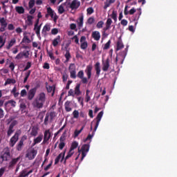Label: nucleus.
I'll return each instance as SVG.
<instances>
[{"instance_id": "obj_52", "label": "nucleus", "mask_w": 177, "mask_h": 177, "mask_svg": "<svg viewBox=\"0 0 177 177\" xmlns=\"http://www.w3.org/2000/svg\"><path fill=\"white\" fill-rule=\"evenodd\" d=\"M22 42H26V44H30L31 42V40L28 38L27 36H24Z\"/></svg>"}, {"instance_id": "obj_53", "label": "nucleus", "mask_w": 177, "mask_h": 177, "mask_svg": "<svg viewBox=\"0 0 177 177\" xmlns=\"http://www.w3.org/2000/svg\"><path fill=\"white\" fill-rule=\"evenodd\" d=\"M32 64L30 62H28L26 67L24 68V71H27V70L31 68Z\"/></svg>"}, {"instance_id": "obj_64", "label": "nucleus", "mask_w": 177, "mask_h": 177, "mask_svg": "<svg viewBox=\"0 0 177 177\" xmlns=\"http://www.w3.org/2000/svg\"><path fill=\"white\" fill-rule=\"evenodd\" d=\"M77 77L80 80L84 77V71H80L77 73Z\"/></svg>"}, {"instance_id": "obj_42", "label": "nucleus", "mask_w": 177, "mask_h": 177, "mask_svg": "<svg viewBox=\"0 0 177 177\" xmlns=\"http://www.w3.org/2000/svg\"><path fill=\"white\" fill-rule=\"evenodd\" d=\"M110 45H111V40H109L104 46L103 50H107V49H110Z\"/></svg>"}, {"instance_id": "obj_63", "label": "nucleus", "mask_w": 177, "mask_h": 177, "mask_svg": "<svg viewBox=\"0 0 177 177\" xmlns=\"http://www.w3.org/2000/svg\"><path fill=\"white\" fill-rule=\"evenodd\" d=\"M23 52L19 53L17 54V55L15 57L16 60H20V59H23Z\"/></svg>"}, {"instance_id": "obj_47", "label": "nucleus", "mask_w": 177, "mask_h": 177, "mask_svg": "<svg viewBox=\"0 0 177 177\" xmlns=\"http://www.w3.org/2000/svg\"><path fill=\"white\" fill-rule=\"evenodd\" d=\"M6 104H10L12 107H16V101L13 100H8Z\"/></svg>"}, {"instance_id": "obj_49", "label": "nucleus", "mask_w": 177, "mask_h": 177, "mask_svg": "<svg viewBox=\"0 0 177 177\" xmlns=\"http://www.w3.org/2000/svg\"><path fill=\"white\" fill-rule=\"evenodd\" d=\"M49 114V117H50V121H53V120L55 119V118L56 117V112L53 111L50 112Z\"/></svg>"}, {"instance_id": "obj_38", "label": "nucleus", "mask_w": 177, "mask_h": 177, "mask_svg": "<svg viewBox=\"0 0 177 177\" xmlns=\"http://www.w3.org/2000/svg\"><path fill=\"white\" fill-rule=\"evenodd\" d=\"M77 147H78V142L77 141H74L73 142H72L70 150H71L72 151H74V150H75V149H77Z\"/></svg>"}, {"instance_id": "obj_39", "label": "nucleus", "mask_w": 177, "mask_h": 177, "mask_svg": "<svg viewBox=\"0 0 177 177\" xmlns=\"http://www.w3.org/2000/svg\"><path fill=\"white\" fill-rule=\"evenodd\" d=\"M85 126H82L80 130H75L74 132L75 138H77L80 136V133L84 131Z\"/></svg>"}, {"instance_id": "obj_61", "label": "nucleus", "mask_w": 177, "mask_h": 177, "mask_svg": "<svg viewBox=\"0 0 177 177\" xmlns=\"http://www.w3.org/2000/svg\"><path fill=\"white\" fill-rule=\"evenodd\" d=\"M68 96H73V97H74V96H75V93L74 92V90L71 88L68 93Z\"/></svg>"}, {"instance_id": "obj_33", "label": "nucleus", "mask_w": 177, "mask_h": 177, "mask_svg": "<svg viewBox=\"0 0 177 177\" xmlns=\"http://www.w3.org/2000/svg\"><path fill=\"white\" fill-rule=\"evenodd\" d=\"M0 24L1 27H8V22L5 17L0 18Z\"/></svg>"}, {"instance_id": "obj_40", "label": "nucleus", "mask_w": 177, "mask_h": 177, "mask_svg": "<svg viewBox=\"0 0 177 177\" xmlns=\"http://www.w3.org/2000/svg\"><path fill=\"white\" fill-rule=\"evenodd\" d=\"M89 93H91V91L86 90V97H85L86 103L89 102V101L91 100V95H89Z\"/></svg>"}, {"instance_id": "obj_48", "label": "nucleus", "mask_w": 177, "mask_h": 177, "mask_svg": "<svg viewBox=\"0 0 177 177\" xmlns=\"http://www.w3.org/2000/svg\"><path fill=\"white\" fill-rule=\"evenodd\" d=\"M35 5V0H30L28 2L29 9H32Z\"/></svg>"}, {"instance_id": "obj_55", "label": "nucleus", "mask_w": 177, "mask_h": 177, "mask_svg": "<svg viewBox=\"0 0 177 177\" xmlns=\"http://www.w3.org/2000/svg\"><path fill=\"white\" fill-rule=\"evenodd\" d=\"M47 55L49 56L51 60H55V56H53V53L47 50Z\"/></svg>"}, {"instance_id": "obj_16", "label": "nucleus", "mask_w": 177, "mask_h": 177, "mask_svg": "<svg viewBox=\"0 0 177 177\" xmlns=\"http://www.w3.org/2000/svg\"><path fill=\"white\" fill-rule=\"evenodd\" d=\"M64 107L66 113H70V111H72L73 108H71V101H66L64 104Z\"/></svg>"}, {"instance_id": "obj_10", "label": "nucleus", "mask_w": 177, "mask_h": 177, "mask_svg": "<svg viewBox=\"0 0 177 177\" xmlns=\"http://www.w3.org/2000/svg\"><path fill=\"white\" fill-rule=\"evenodd\" d=\"M1 156H3L4 161H10L12 156H10V151L9 150V148L5 149V152L1 155Z\"/></svg>"}, {"instance_id": "obj_4", "label": "nucleus", "mask_w": 177, "mask_h": 177, "mask_svg": "<svg viewBox=\"0 0 177 177\" xmlns=\"http://www.w3.org/2000/svg\"><path fill=\"white\" fill-rule=\"evenodd\" d=\"M21 135V130H17L14 136L10 138V147H14L15 145L17 143V141L19 140V136Z\"/></svg>"}, {"instance_id": "obj_34", "label": "nucleus", "mask_w": 177, "mask_h": 177, "mask_svg": "<svg viewBox=\"0 0 177 177\" xmlns=\"http://www.w3.org/2000/svg\"><path fill=\"white\" fill-rule=\"evenodd\" d=\"M15 82H16V80L8 78L4 83V86H6V85H9L10 84H15Z\"/></svg>"}, {"instance_id": "obj_22", "label": "nucleus", "mask_w": 177, "mask_h": 177, "mask_svg": "<svg viewBox=\"0 0 177 177\" xmlns=\"http://www.w3.org/2000/svg\"><path fill=\"white\" fill-rule=\"evenodd\" d=\"M64 154H65V153H59L58 156H57V157L55 158V165H57V164H59V162L60 161V158H62V160L61 161H63V160H64Z\"/></svg>"}, {"instance_id": "obj_36", "label": "nucleus", "mask_w": 177, "mask_h": 177, "mask_svg": "<svg viewBox=\"0 0 177 177\" xmlns=\"http://www.w3.org/2000/svg\"><path fill=\"white\" fill-rule=\"evenodd\" d=\"M30 135L31 136H37L38 135V128L32 127L30 132Z\"/></svg>"}, {"instance_id": "obj_26", "label": "nucleus", "mask_w": 177, "mask_h": 177, "mask_svg": "<svg viewBox=\"0 0 177 177\" xmlns=\"http://www.w3.org/2000/svg\"><path fill=\"white\" fill-rule=\"evenodd\" d=\"M46 88V90H47V92L48 93H51V92H53L52 94H51V96H54V95H55V87H53L52 86H47Z\"/></svg>"}, {"instance_id": "obj_2", "label": "nucleus", "mask_w": 177, "mask_h": 177, "mask_svg": "<svg viewBox=\"0 0 177 177\" xmlns=\"http://www.w3.org/2000/svg\"><path fill=\"white\" fill-rule=\"evenodd\" d=\"M104 112L103 111H100L97 117H96V123L94 127V129L92 132V134H88L86 138L84 140V142H86L87 140H91L92 138L95 136V133L96 132V130L97 129V127H99V124H100V121L102 120V117H103Z\"/></svg>"}, {"instance_id": "obj_23", "label": "nucleus", "mask_w": 177, "mask_h": 177, "mask_svg": "<svg viewBox=\"0 0 177 177\" xmlns=\"http://www.w3.org/2000/svg\"><path fill=\"white\" fill-rule=\"evenodd\" d=\"M60 35L57 36V38H55L52 42L53 46H57L59 45V42H60Z\"/></svg>"}, {"instance_id": "obj_31", "label": "nucleus", "mask_w": 177, "mask_h": 177, "mask_svg": "<svg viewBox=\"0 0 177 177\" xmlns=\"http://www.w3.org/2000/svg\"><path fill=\"white\" fill-rule=\"evenodd\" d=\"M16 44V39H12L10 41H8V45L6 46V49L9 50L13 45Z\"/></svg>"}, {"instance_id": "obj_29", "label": "nucleus", "mask_w": 177, "mask_h": 177, "mask_svg": "<svg viewBox=\"0 0 177 177\" xmlns=\"http://www.w3.org/2000/svg\"><path fill=\"white\" fill-rule=\"evenodd\" d=\"M34 19V17L32 15H28L27 16V20L26 21V23H27V24L28 26H32V19Z\"/></svg>"}, {"instance_id": "obj_21", "label": "nucleus", "mask_w": 177, "mask_h": 177, "mask_svg": "<svg viewBox=\"0 0 177 177\" xmlns=\"http://www.w3.org/2000/svg\"><path fill=\"white\" fill-rule=\"evenodd\" d=\"M77 26L79 27V28H82V26H84V15L80 16L77 19Z\"/></svg>"}, {"instance_id": "obj_28", "label": "nucleus", "mask_w": 177, "mask_h": 177, "mask_svg": "<svg viewBox=\"0 0 177 177\" xmlns=\"http://www.w3.org/2000/svg\"><path fill=\"white\" fill-rule=\"evenodd\" d=\"M95 69L97 75L99 77V75H100V62H97L95 64Z\"/></svg>"}, {"instance_id": "obj_27", "label": "nucleus", "mask_w": 177, "mask_h": 177, "mask_svg": "<svg viewBox=\"0 0 177 177\" xmlns=\"http://www.w3.org/2000/svg\"><path fill=\"white\" fill-rule=\"evenodd\" d=\"M73 154H74V151H71V149H70L69 151L68 152L66 156L65 157L64 164H66V162H67V160H68V158L72 157Z\"/></svg>"}, {"instance_id": "obj_18", "label": "nucleus", "mask_w": 177, "mask_h": 177, "mask_svg": "<svg viewBox=\"0 0 177 177\" xmlns=\"http://www.w3.org/2000/svg\"><path fill=\"white\" fill-rule=\"evenodd\" d=\"M111 24H113V20L111 18H108L106 22V27L104 28V31H107V30H110L111 28Z\"/></svg>"}, {"instance_id": "obj_46", "label": "nucleus", "mask_w": 177, "mask_h": 177, "mask_svg": "<svg viewBox=\"0 0 177 177\" xmlns=\"http://www.w3.org/2000/svg\"><path fill=\"white\" fill-rule=\"evenodd\" d=\"M87 24H89V26H91V24H93V23H95V17H90L88 19H87Z\"/></svg>"}, {"instance_id": "obj_19", "label": "nucleus", "mask_w": 177, "mask_h": 177, "mask_svg": "<svg viewBox=\"0 0 177 177\" xmlns=\"http://www.w3.org/2000/svg\"><path fill=\"white\" fill-rule=\"evenodd\" d=\"M50 31V25L48 24H46L42 30H41V34H43V35H46V32Z\"/></svg>"}, {"instance_id": "obj_57", "label": "nucleus", "mask_w": 177, "mask_h": 177, "mask_svg": "<svg viewBox=\"0 0 177 177\" xmlns=\"http://www.w3.org/2000/svg\"><path fill=\"white\" fill-rule=\"evenodd\" d=\"M48 121H49V113H47L46 114V117H45L44 122V125H48Z\"/></svg>"}, {"instance_id": "obj_12", "label": "nucleus", "mask_w": 177, "mask_h": 177, "mask_svg": "<svg viewBox=\"0 0 177 177\" xmlns=\"http://www.w3.org/2000/svg\"><path fill=\"white\" fill-rule=\"evenodd\" d=\"M37 93V88H31L27 93L28 100H32Z\"/></svg>"}, {"instance_id": "obj_1", "label": "nucleus", "mask_w": 177, "mask_h": 177, "mask_svg": "<svg viewBox=\"0 0 177 177\" xmlns=\"http://www.w3.org/2000/svg\"><path fill=\"white\" fill-rule=\"evenodd\" d=\"M46 102V94L41 92L38 94V95L33 100L32 104L34 109H42L44 104Z\"/></svg>"}, {"instance_id": "obj_25", "label": "nucleus", "mask_w": 177, "mask_h": 177, "mask_svg": "<svg viewBox=\"0 0 177 177\" xmlns=\"http://www.w3.org/2000/svg\"><path fill=\"white\" fill-rule=\"evenodd\" d=\"M15 10L19 13V15H23V13L25 12L24 8L23 6H16Z\"/></svg>"}, {"instance_id": "obj_20", "label": "nucleus", "mask_w": 177, "mask_h": 177, "mask_svg": "<svg viewBox=\"0 0 177 177\" xmlns=\"http://www.w3.org/2000/svg\"><path fill=\"white\" fill-rule=\"evenodd\" d=\"M43 138L44 136L42 134H40L38 137L35 138L33 140V146H35V145H38V143H41V142H42Z\"/></svg>"}, {"instance_id": "obj_8", "label": "nucleus", "mask_w": 177, "mask_h": 177, "mask_svg": "<svg viewBox=\"0 0 177 177\" xmlns=\"http://www.w3.org/2000/svg\"><path fill=\"white\" fill-rule=\"evenodd\" d=\"M50 138H52V134L50 133V129L46 130L44 134V140H43L42 145H46V143H48Z\"/></svg>"}, {"instance_id": "obj_60", "label": "nucleus", "mask_w": 177, "mask_h": 177, "mask_svg": "<svg viewBox=\"0 0 177 177\" xmlns=\"http://www.w3.org/2000/svg\"><path fill=\"white\" fill-rule=\"evenodd\" d=\"M86 12H87V15H92V13H93V12H95V10H93V8L90 7V8H87Z\"/></svg>"}, {"instance_id": "obj_62", "label": "nucleus", "mask_w": 177, "mask_h": 177, "mask_svg": "<svg viewBox=\"0 0 177 177\" xmlns=\"http://www.w3.org/2000/svg\"><path fill=\"white\" fill-rule=\"evenodd\" d=\"M27 91H26V89H23L21 91L20 93V95L21 96V97H24V96H27Z\"/></svg>"}, {"instance_id": "obj_44", "label": "nucleus", "mask_w": 177, "mask_h": 177, "mask_svg": "<svg viewBox=\"0 0 177 177\" xmlns=\"http://www.w3.org/2000/svg\"><path fill=\"white\" fill-rule=\"evenodd\" d=\"M111 17L114 20L115 23H117V11L113 10L111 15Z\"/></svg>"}, {"instance_id": "obj_56", "label": "nucleus", "mask_w": 177, "mask_h": 177, "mask_svg": "<svg viewBox=\"0 0 177 177\" xmlns=\"http://www.w3.org/2000/svg\"><path fill=\"white\" fill-rule=\"evenodd\" d=\"M64 12V7H63L62 5L59 6L58 8V12L59 13V15H63Z\"/></svg>"}, {"instance_id": "obj_17", "label": "nucleus", "mask_w": 177, "mask_h": 177, "mask_svg": "<svg viewBox=\"0 0 177 177\" xmlns=\"http://www.w3.org/2000/svg\"><path fill=\"white\" fill-rule=\"evenodd\" d=\"M35 156H37V151H35V149H32L30 152L26 154V157H28L29 160H34Z\"/></svg>"}, {"instance_id": "obj_14", "label": "nucleus", "mask_w": 177, "mask_h": 177, "mask_svg": "<svg viewBox=\"0 0 177 177\" xmlns=\"http://www.w3.org/2000/svg\"><path fill=\"white\" fill-rule=\"evenodd\" d=\"M92 38L95 39V41H100V32L95 30L93 31L91 34Z\"/></svg>"}, {"instance_id": "obj_5", "label": "nucleus", "mask_w": 177, "mask_h": 177, "mask_svg": "<svg viewBox=\"0 0 177 177\" xmlns=\"http://www.w3.org/2000/svg\"><path fill=\"white\" fill-rule=\"evenodd\" d=\"M90 145L89 144H84L82 145L81 150H80V148L78 149V151H82V158L81 160H84L85 157H86V154L88 153V151H89Z\"/></svg>"}, {"instance_id": "obj_59", "label": "nucleus", "mask_w": 177, "mask_h": 177, "mask_svg": "<svg viewBox=\"0 0 177 177\" xmlns=\"http://www.w3.org/2000/svg\"><path fill=\"white\" fill-rule=\"evenodd\" d=\"M23 57H25V59H28V56H30V51L27 50L22 53Z\"/></svg>"}, {"instance_id": "obj_6", "label": "nucleus", "mask_w": 177, "mask_h": 177, "mask_svg": "<svg viewBox=\"0 0 177 177\" xmlns=\"http://www.w3.org/2000/svg\"><path fill=\"white\" fill-rule=\"evenodd\" d=\"M127 57V51L123 50L119 53V55L115 58V64L120 62V64H122L124 63V60H125V57Z\"/></svg>"}, {"instance_id": "obj_32", "label": "nucleus", "mask_w": 177, "mask_h": 177, "mask_svg": "<svg viewBox=\"0 0 177 177\" xmlns=\"http://www.w3.org/2000/svg\"><path fill=\"white\" fill-rule=\"evenodd\" d=\"M81 85L80 84H77L75 88V95H76V96H80V95H81V90H80Z\"/></svg>"}, {"instance_id": "obj_13", "label": "nucleus", "mask_w": 177, "mask_h": 177, "mask_svg": "<svg viewBox=\"0 0 177 177\" xmlns=\"http://www.w3.org/2000/svg\"><path fill=\"white\" fill-rule=\"evenodd\" d=\"M109 68H110V58H107L105 62H102V70L109 71Z\"/></svg>"}, {"instance_id": "obj_7", "label": "nucleus", "mask_w": 177, "mask_h": 177, "mask_svg": "<svg viewBox=\"0 0 177 177\" xmlns=\"http://www.w3.org/2000/svg\"><path fill=\"white\" fill-rule=\"evenodd\" d=\"M70 77L73 80L77 78V71H75V64H71L68 67Z\"/></svg>"}, {"instance_id": "obj_51", "label": "nucleus", "mask_w": 177, "mask_h": 177, "mask_svg": "<svg viewBox=\"0 0 177 177\" xmlns=\"http://www.w3.org/2000/svg\"><path fill=\"white\" fill-rule=\"evenodd\" d=\"M81 49H86L88 48V42L83 41L80 46Z\"/></svg>"}, {"instance_id": "obj_3", "label": "nucleus", "mask_w": 177, "mask_h": 177, "mask_svg": "<svg viewBox=\"0 0 177 177\" xmlns=\"http://www.w3.org/2000/svg\"><path fill=\"white\" fill-rule=\"evenodd\" d=\"M92 68H93L92 65H88L86 66L84 71L87 75V78L83 77L82 79H80V80H82V84H88V80H91V78L92 77Z\"/></svg>"}, {"instance_id": "obj_9", "label": "nucleus", "mask_w": 177, "mask_h": 177, "mask_svg": "<svg viewBox=\"0 0 177 177\" xmlns=\"http://www.w3.org/2000/svg\"><path fill=\"white\" fill-rule=\"evenodd\" d=\"M81 6V2L78 0H73L71 3H69V8H71L72 10H75L78 9Z\"/></svg>"}, {"instance_id": "obj_35", "label": "nucleus", "mask_w": 177, "mask_h": 177, "mask_svg": "<svg viewBox=\"0 0 177 177\" xmlns=\"http://www.w3.org/2000/svg\"><path fill=\"white\" fill-rule=\"evenodd\" d=\"M13 132H15V129L13 127H10V126H9L8 129L7 131L8 138H10V136H12V134L13 133Z\"/></svg>"}, {"instance_id": "obj_45", "label": "nucleus", "mask_w": 177, "mask_h": 177, "mask_svg": "<svg viewBox=\"0 0 177 177\" xmlns=\"http://www.w3.org/2000/svg\"><path fill=\"white\" fill-rule=\"evenodd\" d=\"M26 176H28V175L27 174V170L24 169L19 173V175L17 177H26Z\"/></svg>"}, {"instance_id": "obj_30", "label": "nucleus", "mask_w": 177, "mask_h": 177, "mask_svg": "<svg viewBox=\"0 0 177 177\" xmlns=\"http://www.w3.org/2000/svg\"><path fill=\"white\" fill-rule=\"evenodd\" d=\"M47 13L48 14V16H50L51 19H53V17H55V11L52 10V8H47Z\"/></svg>"}, {"instance_id": "obj_50", "label": "nucleus", "mask_w": 177, "mask_h": 177, "mask_svg": "<svg viewBox=\"0 0 177 177\" xmlns=\"http://www.w3.org/2000/svg\"><path fill=\"white\" fill-rule=\"evenodd\" d=\"M104 24V22L103 21H100L97 22L96 27L97 28H103Z\"/></svg>"}, {"instance_id": "obj_37", "label": "nucleus", "mask_w": 177, "mask_h": 177, "mask_svg": "<svg viewBox=\"0 0 177 177\" xmlns=\"http://www.w3.org/2000/svg\"><path fill=\"white\" fill-rule=\"evenodd\" d=\"M23 146H24V142H23V141L19 140V143L17 145V150L18 151H21Z\"/></svg>"}, {"instance_id": "obj_58", "label": "nucleus", "mask_w": 177, "mask_h": 177, "mask_svg": "<svg viewBox=\"0 0 177 177\" xmlns=\"http://www.w3.org/2000/svg\"><path fill=\"white\" fill-rule=\"evenodd\" d=\"M59 32V29L54 28L51 30V34L52 35H56Z\"/></svg>"}, {"instance_id": "obj_43", "label": "nucleus", "mask_w": 177, "mask_h": 177, "mask_svg": "<svg viewBox=\"0 0 177 177\" xmlns=\"http://www.w3.org/2000/svg\"><path fill=\"white\" fill-rule=\"evenodd\" d=\"M34 30H35V32H36V35H37V37H39L40 32H41V25L39 26H35Z\"/></svg>"}, {"instance_id": "obj_11", "label": "nucleus", "mask_w": 177, "mask_h": 177, "mask_svg": "<svg viewBox=\"0 0 177 177\" xmlns=\"http://www.w3.org/2000/svg\"><path fill=\"white\" fill-rule=\"evenodd\" d=\"M19 110L21 113H26V109H27V105L26 104V100L20 99L19 101Z\"/></svg>"}, {"instance_id": "obj_15", "label": "nucleus", "mask_w": 177, "mask_h": 177, "mask_svg": "<svg viewBox=\"0 0 177 177\" xmlns=\"http://www.w3.org/2000/svg\"><path fill=\"white\" fill-rule=\"evenodd\" d=\"M20 160V157H18L17 158H12V160L9 162L8 168H13L17 162Z\"/></svg>"}, {"instance_id": "obj_54", "label": "nucleus", "mask_w": 177, "mask_h": 177, "mask_svg": "<svg viewBox=\"0 0 177 177\" xmlns=\"http://www.w3.org/2000/svg\"><path fill=\"white\" fill-rule=\"evenodd\" d=\"M73 118H78L80 117V112L77 110H75L73 112Z\"/></svg>"}, {"instance_id": "obj_24", "label": "nucleus", "mask_w": 177, "mask_h": 177, "mask_svg": "<svg viewBox=\"0 0 177 177\" xmlns=\"http://www.w3.org/2000/svg\"><path fill=\"white\" fill-rule=\"evenodd\" d=\"M123 48H124V44L122 43V40L119 39L117 41L116 50H120V49H122Z\"/></svg>"}, {"instance_id": "obj_41", "label": "nucleus", "mask_w": 177, "mask_h": 177, "mask_svg": "<svg viewBox=\"0 0 177 177\" xmlns=\"http://www.w3.org/2000/svg\"><path fill=\"white\" fill-rule=\"evenodd\" d=\"M66 62H68L71 59V54L68 50H66L65 53Z\"/></svg>"}]
</instances>
